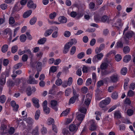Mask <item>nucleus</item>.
Listing matches in <instances>:
<instances>
[{"mask_svg":"<svg viewBox=\"0 0 135 135\" xmlns=\"http://www.w3.org/2000/svg\"><path fill=\"white\" fill-rule=\"evenodd\" d=\"M110 98H107L101 101L99 103V106L102 108H105L106 106L108 105L110 102Z\"/></svg>","mask_w":135,"mask_h":135,"instance_id":"obj_1","label":"nucleus"},{"mask_svg":"<svg viewBox=\"0 0 135 135\" xmlns=\"http://www.w3.org/2000/svg\"><path fill=\"white\" fill-rule=\"evenodd\" d=\"M89 129L91 131H95L97 127V124L95 121L93 120H91L88 122Z\"/></svg>","mask_w":135,"mask_h":135,"instance_id":"obj_2","label":"nucleus"},{"mask_svg":"<svg viewBox=\"0 0 135 135\" xmlns=\"http://www.w3.org/2000/svg\"><path fill=\"white\" fill-rule=\"evenodd\" d=\"M104 56L102 53H98L95 55L92 59V61L94 63L98 62L99 61L101 60Z\"/></svg>","mask_w":135,"mask_h":135,"instance_id":"obj_3","label":"nucleus"},{"mask_svg":"<svg viewBox=\"0 0 135 135\" xmlns=\"http://www.w3.org/2000/svg\"><path fill=\"white\" fill-rule=\"evenodd\" d=\"M109 78L110 82L115 83L118 80L119 76L117 73H115L110 76Z\"/></svg>","mask_w":135,"mask_h":135,"instance_id":"obj_4","label":"nucleus"},{"mask_svg":"<svg viewBox=\"0 0 135 135\" xmlns=\"http://www.w3.org/2000/svg\"><path fill=\"white\" fill-rule=\"evenodd\" d=\"M47 102L45 100L43 102L42 107L43 108L45 114H49L50 112V108L47 106Z\"/></svg>","mask_w":135,"mask_h":135,"instance_id":"obj_5","label":"nucleus"},{"mask_svg":"<svg viewBox=\"0 0 135 135\" xmlns=\"http://www.w3.org/2000/svg\"><path fill=\"white\" fill-rule=\"evenodd\" d=\"M85 117L84 114L81 113L77 114L76 119L79 121L78 123L77 124L78 126H79L82 122Z\"/></svg>","mask_w":135,"mask_h":135,"instance_id":"obj_6","label":"nucleus"},{"mask_svg":"<svg viewBox=\"0 0 135 135\" xmlns=\"http://www.w3.org/2000/svg\"><path fill=\"white\" fill-rule=\"evenodd\" d=\"M57 101L55 100H52L50 102L51 107L55 111H57L58 110L57 107Z\"/></svg>","mask_w":135,"mask_h":135,"instance_id":"obj_7","label":"nucleus"},{"mask_svg":"<svg viewBox=\"0 0 135 135\" xmlns=\"http://www.w3.org/2000/svg\"><path fill=\"white\" fill-rule=\"evenodd\" d=\"M91 97V95L88 93L86 95V99L84 102V104L86 106H88L90 103Z\"/></svg>","mask_w":135,"mask_h":135,"instance_id":"obj_8","label":"nucleus"},{"mask_svg":"<svg viewBox=\"0 0 135 135\" xmlns=\"http://www.w3.org/2000/svg\"><path fill=\"white\" fill-rule=\"evenodd\" d=\"M27 6L29 9H35L36 7V5L32 0H30L27 2Z\"/></svg>","mask_w":135,"mask_h":135,"instance_id":"obj_9","label":"nucleus"},{"mask_svg":"<svg viewBox=\"0 0 135 135\" xmlns=\"http://www.w3.org/2000/svg\"><path fill=\"white\" fill-rule=\"evenodd\" d=\"M73 93L74 95L73 97H71L69 100L68 103L69 105H70L71 104L74 103L76 99L78 98V96L77 94H76V93L73 92Z\"/></svg>","mask_w":135,"mask_h":135,"instance_id":"obj_10","label":"nucleus"},{"mask_svg":"<svg viewBox=\"0 0 135 135\" xmlns=\"http://www.w3.org/2000/svg\"><path fill=\"white\" fill-rule=\"evenodd\" d=\"M105 45L102 44L100 45L99 47H97L95 49V53L96 54H97L99 53L101 51L104 49L105 48Z\"/></svg>","mask_w":135,"mask_h":135,"instance_id":"obj_11","label":"nucleus"},{"mask_svg":"<svg viewBox=\"0 0 135 135\" xmlns=\"http://www.w3.org/2000/svg\"><path fill=\"white\" fill-rule=\"evenodd\" d=\"M6 75L2 73L0 78V84L3 85L6 83Z\"/></svg>","mask_w":135,"mask_h":135,"instance_id":"obj_12","label":"nucleus"},{"mask_svg":"<svg viewBox=\"0 0 135 135\" xmlns=\"http://www.w3.org/2000/svg\"><path fill=\"white\" fill-rule=\"evenodd\" d=\"M19 5L20 4L18 3H17L15 4L14 7L13 8V12L11 13V15L13 14V12L18 11L22 8L23 7H21L20 8L18 7L19 6Z\"/></svg>","mask_w":135,"mask_h":135,"instance_id":"obj_13","label":"nucleus"},{"mask_svg":"<svg viewBox=\"0 0 135 135\" xmlns=\"http://www.w3.org/2000/svg\"><path fill=\"white\" fill-rule=\"evenodd\" d=\"M32 101L34 104L35 107L37 108H38L40 105L39 104V100L36 98H33L32 99Z\"/></svg>","mask_w":135,"mask_h":135,"instance_id":"obj_14","label":"nucleus"},{"mask_svg":"<svg viewBox=\"0 0 135 135\" xmlns=\"http://www.w3.org/2000/svg\"><path fill=\"white\" fill-rule=\"evenodd\" d=\"M59 21L61 23H65L67 21V19L63 16H60L58 18Z\"/></svg>","mask_w":135,"mask_h":135,"instance_id":"obj_15","label":"nucleus"},{"mask_svg":"<svg viewBox=\"0 0 135 135\" xmlns=\"http://www.w3.org/2000/svg\"><path fill=\"white\" fill-rule=\"evenodd\" d=\"M34 74L30 75L29 76V80L28 81V83L30 84H36L35 80V78L33 77Z\"/></svg>","mask_w":135,"mask_h":135,"instance_id":"obj_16","label":"nucleus"},{"mask_svg":"<svg viewBox=\"0 0 135 135\" xmlns=\"http://www.w3.org/2000/svg\"><path fill=\"white\" fill-rule=\"evenodd\" d=\"M121 40H122L124 44H126V45H129V41L130 39L129 38L126 37L125 36H124L123 37L121 38Z\"/></svg>","mask_w":135,"mask_h":135,"instance_id":"obj_17","label":"nucleus"},{"mask_svg":"<svg viewBox=\"0 0 135 135\" xmlns=\"http://www.w3.org/2000/svg\"><path fill=\"white\" fill-rule=\"evenodd\" d=\"M69 129L71 131H76L78 129V127H76L75 124H72L69 126Z\"/></svg>","mask_w":135,"mask_h":135,"instance_id":"obj_18","label":"nucleus"},{"mask_svg":"<svg viewBox=\"0 0 135 135\" xmlns=\"http://www.w3.org/2000/svg\"><path fill=\"white\" fill-rule=\"evenodd\" d=\"M134 32L132 31H130L127 32L124 34V35L131 39L134 34Z\"/></svg>","mask_w":135,"mask_h":135,"instance_id":"obj_19","label":"nucleus"},{"mask_svg":"<svg viewBox=\"0 0 135 135\" xmlns=\"http://www.w3.org/2000/svg\"><path fill=\"white\" fill-rule=\"evenodd\" d=\"M42 64L41 62L38 61L36 65V68L37 71H41L42 69Z\"/></svg>","mask_w":135,"mask_h":135,"instance_id":"obj_20","label":"nucleus"},{"mask_svg":"<svg viewBox=\"0 0 135 135\" xmlns=\"http://www.w3.org/2000/svg\"><path fill=\"white\" fill-rule=\"evenodd\" d=\"M131 58V55H126L124 57L123 61L126 63H127L129 62Z\"/></svg>","mask_w":135,"mask_h":135,"instance_id":"obj_21","label":"nucleus"},{"mask_svg":"<svg viewBox=\"0 0 135 135\" xmlns=\"http://www.w3.org/2000/svg\"><path fill=\"white\" fill-rule=\"evenodd\" d=\"M32 12V11L31 10H29L25 12L23 15V17L25 18L28 17L31 15Z\"/></svg>","mask_w":135,"mask_h":135,"instance_id":"obj_22","label":"nucleus"},{"mask_svg":"<svg viewBox=\"0 0 135 135\" xmlns=\"http://www.w3.org/2000/svg\"><path fill=\"white\" fill-rule=\"evenodd\" d=\"M3 34L5 35H6L8 34L9 35H11L12 33V30L9 28H7L5 29L3 31Z\"/></svg>","mask_w":135,"mask_h":135,"instance_id":"obj_23","label":"nucleus"},{"mask_svg":"<svg viewBox=\"0 0 135 135\" xmlns=\"http://www.w3.org/2000/svg\"><path fill=\"white\" fill-rule=\"evenodd\" d=\"M110 21V20L108 18V17L106 16H104L101 18V21L103 22H105L107 21V23H109Z\"/></svg>","mask_w":135,"mask_h":135,"instance_id":"obj_24","label":"nucleus"},{"mask_svg":"<svg viewBox=\"0 0 135 135\" xmlns=\"http://www.w3.org/2000/svg\"><path fill=\"white\" fill-rule=\"evenodd\" d=\"M46 40L47 39L45 37H43L37 41V44H43L46 41Z\"/></svg>","mask_w":135,"mask_h":135,"instance_id":"obj_25","label":"nucleus"},{"mask_svg":"<svg viewBox=\"0 0 135 135\" xmlns=\"http://www.w3.org/2000/svg\"><path fill=\"white\" fill-rule=\"evenodd\" d=\"M123 44L124 43L120 39V40L118 41L117 43V47L119 48H122Z\"/></svg>","mask_w":135,"mask_h":135,"instance_id":"obj_26","label":"nucleus"},{"mask_svg":"<svg viewBox=\"0 0 135 135\" xmlns=\"http://www.w3.org/2000/svg\"><path fill=\"white\" fill-rule=\"evenodd\" d=\"M53 30L51 29H49L46 30L44 33L45 37H47L50 35L52 32Z\"/></svg>","mask_w":135,"mask_h":135,"instance_id":"obj_27","label":"nucleus"},{"mask_svg":"<svg viewBox=\"0 0 135 135\" xmlns=\"http://www.w3.org/2000/svg\"><path fill=\"white\" fill-rule=\"evenodd\" d=\"M15 83L11 79H9L7 82V84L8 86H12L15 85Z\"/></svg>","mask_w":135,"mask_h":135,"instance_id":"obj_28","label":"nucleus"},{"mask_svg":"<svg viewBox=\"0 0 135 135\" xmlns=\"http://www.w3.org/2000/svg\"><path fill=\"white\" fill-rule=\"evenodd\" d=\"M129 47L128 46H126L124 47L123 49V52L125 54L128 53L130 51Z\"/></svg>","mask_w":135,"mask_h":135,"instance_id":"obj_29","label":"nucleus"},{"mask_svg":"<svg viewBox=\"0 0 135 135\" xmlns=\"http://www.w3.org/2000/svg\"><path fill=\"white\" fill-rule=\"evenodd\" d=\"M111 97L113 99H116L118 98V93L115 91L112 94Z\"/></svg>","mask_w":135,"mask_h":135,"instance_id":"obj_30","label":"nucleus"},{"mask_svg":"<svg viewBox=\"0 0 135 135\" xmlns=\"http://www.w3.org/2000/svg\"><path fill=\"white\" fill-rule=\"evenodd\" d=\"M108 64L105 62L102 63L100 66V69L102 70L106 69L108 67Z\"/></svg>","mask_w":135,"mask_h":135,"instance_id":"obj_31","label":"nucleus"},{"mask_svg":"<svg viewBox=\"0 0 135 135\" xmlns=\"http://www.w3.org/2000/svg\"><path fill=\"white\" fill-rule=\"evenodd\" d=\"M70 109L68 108L66 109L65 110L63 111L60 114V116L62 117L63 116H65L67 115L70 112Z\"/></svg>","mask_w":135,"mask_h":135,"instance_id":"obj_32","label":"nucleus"},{"mask_svg":"<svg viewBox=\"0 0 135 135\" xmlns=\"http://www.w3.org/2000/svg\"><path fill=\"white\" fill-rule=\"evenodd\" d=\"M40 110H37L36 112L35 116V119L36 120H37L40 117Z\"/></svg>","mask_w":135,"mask_h":135,"instance_id":"obj_33","label":"nucleus"},{"mask_svg":"<svg viewBox=\"0 0 135 135\" xmlns=\"http://www.w3.org/2000/svg\"><path fill=\"white\" fill-rule=\"evenodd\" d=\"M65 92L66 96H69L71 92V89L70 88H67L65 90Z\"/></svg>","mask_w":135,"mask_h":135,"instance_id":"obj_34","label":"nucleus"},{"mask_svg":"<svg viewBox=\"0 0 135 135\" xmlns=\"http://www.w3.org/2000/svg\"><path fill=\"white\" fill-rule=\"evenodd\" d=\"M6 100V97L4 95H3L0 97V102L1 103H4Z\"/></svg>","mask_w":135,"mask_h":135,"instance_id":"obj_35","label":"nucleus"},{"mask_svg":"<svg viewBox=\"0 0 135 135\" xmlns=\"http://www.w3.org/2000/svg\"><path fill=\"white\" fill-rule=\"evenodd\" d=\"M127 69L126 68H123L121 70L120 73L121 74L123 75H125L127 74Z\"/></svg>","mask_w":135,"mask_h":135,"instance_id":"obj_36","label":"nucleus"},{"mask_svg":"<svg viewBox=\"0 0 135 135\" xmlns=\"http://www.w3.org/2000/svg\"><path fill=\"white\" fill-rule=\"evenodd\" d=\"M26 39V37L25 35L22 34L20 36V40L22 42H25Z\"/></svg>","mask_w":135,"mask_h":135,"instance_id":"obj_37","label":"nucleus"},{"mask_svg":"<svg viewBox=\"0 0 135 135\" xmlns=\"http://www.w3.org/2000/svg\"><path fill=\"white\" fill-rule=\"evenodd\" d=\"M24 120H26L27 123L30 125L32 124L33 123V119L30 118H28L27 119H24Z\"/></svg>","mask_w":135,"mask_h":135,"instance_id":"obj_38","label":"nucleus"},{"mask_svg":"<svg viewBox=\"0 0 135 135\" xmlns=\"http://www.w3.org/2000/svg\"><path fill=\"white\" fill-rule=\"evenodd\" d=\"M114 117L117 118H120L121 117V115L119 111H116L114 114Z\"/></svg>","mask_w":135,"mask_h":135,"instance_id":"obj_39","label":"nucleus"},{"mask_svg":"<svg viewBox=\"0 0 135 135\" xmlns=\"http://www.w3.org/2000/svg\"><path fill=\"white\" fill-rule=\"evenodd\" d=\"M122 20L120 19H118L117 20V22L115 23V25H116L118 27V26H119L120 27H122L123 25V23L122 22Z\"/></svg>","mask_w":135,"mask_h":135,"instance_id":"obj_40","label":"nucleus"},{"mask_svg":"<svg viewBox=\"0 0 135 135\" xmlns=\"http://www.w3.org/2000/svg\"><path fill=\"white\" fill-rule=\"evenodd\" d=\"M8 46L7 45H4L2 47L1 50L2 52L5 53L7 50Z\"/></svg>","mask_w":135,"mask_h":135,"instance_id":"obj_41","label":"nucleus"},{"mask_svg":"<svg viewBox=\"0 0 135 135\" xmlns=\"http://www.w3.org/2000/svg\"><path fill=\"white\" fill-rule=\"evenodd\" d=\"M109 74V70H104L102 71L101 72V74L102 76H106Z\"/></svg>","mask_w":135,"mask_h":135,"instance_id":"obj_42","label":"nucleus"},{"mask_svg":"<svg viewBox=\"0 0 135 135\" xmlns=\"http://www.w3.org/2000/svg\"><path fill=\"white\" fill-rule=\"evenodd\" d=\"M79 111L83 114H84L85 115L86 114L87 111L86 109L84 107H81L80 108Z\"/></svg>","mask_w":135,"mask_h":135,"instance_id":"obj_43","label":"nucleus"},{"mask_svg":"<svg viewBox=\"0 0 135 135\" xmlns=\"http://www.w3.org/2000/svg\"><path fill=\"white\" fill-rule=\"evenodd\" d=\"M31 88L30 86H28L27 89L26 93L28 96H30L32 94Z\"/></svg>","mask_w":135,"mask_h":135,"instance_id":"obj_44","label":"nucleus"},{"mask_svg":"<svg viewBox=\"0 0 135 135\" xmlns=\"http://www.w3.org/2000/svg\"><path fill=\"white\" fill-rule=\"evenodd\" d=\"M100 17L98 15H96L94 16V20L97 23H99L100 21Z\"/></svg>","mask_w":135,"mask_h":135,"instance_id":"obj_45","label":"nucleus"},{"mask_svg":"<svg viewBox=\"0 0 135 135\" xmlns=\"http://www.w3.org/2000/svg\"><path fill=\"white\" fill-rule=\"evenodd\" d=\"M57 15L56 13L55 12L50 13L49 15V17L50 19H53Z\"/></svg>","mask_w":135,"mask_h":135,"instance_id":"obj_46","label":"nucleus"},{"mask_svg":"<svg viewBox=\"0 0 135 135\" xmlns=\"http://www.w3.org/2000/svg\"><path fill=\"white\" fill-rule=\"evenodd\" d=\"M15 20L14 18L12 17H10L9 19V23L10 25H13L15 22Z\"/></svg>","mask_w":135,"mask_h":135,"instance_id":"obj_47","label":"nucleus"},{"mask_svg":"<svg viewBox=\"0 0 135 135\" xmlns=\"http://www.w3.org/2000/svg\"><path fill=\"white\" fill-rule=\"evenodd\" d=\"M15 132V129L13 127H11L8 131V133L10 134H12Z\"/></svg>","mask_w":135,"mask_h":135,"instance_id":"obj_48","label":"nucleus"},{"mask_svg":"<svg viewBox=\"0 0 135 135\" xmlns=\"http://www.w3.org/2000/svg\"><path fill=\"white\" fill-rule=\"evenodd\" d=\"M62 81L60 79H58L55 81V84L57 86H59L62 84Z\"/></svg>","mask_w":135,"mask_h":135,"instance_id":"obj_49","label":"nucleus"},{"mask_svg":"<svg viewBox=\"0 0 135 135\" xmlns=\"http://www.w3.org/2000/svg\"><path fill=\"white\" fill-rule=\"evenodd\" d=\"M37 18L36 17H34L30 20V22L31 25H33L36 22Z\"/></svg>","mask_w":135,"mask_h":135,"instance_id":"obj_50","label":"nucleus"},{"mask_svg":"<svg viewBox=\"0 0 135 135\" xmlns=\"http://www.w3.org/2000/svg\"><path fill=\"white\" fill-rule=\"evenodd\" d=\"M18 47L17 46H13L11 48V52L13 53H15L17 50Z\"/></svg>","mask_w":135,"mask_h":135,"instance_id":"obj_51","label":"nucleus"},{"mask_svg":"<svg viewBox=\"0 0 135 135\" xmlns=\"http://www.w3.org/2000/svg\"><path fill=\"white\" fill-rule=\"evenodd\" d=\"M127 114L129 116L132 115L133 113V111L131 109H128L127 112Z\"/></svg>","mask_w":135,"mask_h":135,"instance_id":"obj_52","label":"nucleus"},{"mask_svg":"<svg viewBox=\"0 0 135 135\" xmlns=\"http://www.w3.org/2000/svg\"><path fill=\"white\" fill-rule=\"evenodd\" d=\"M28 59V56L26 54H24L22 56V59L23 62L26 61Z\"/></svg>","mask_w":135,"mask_h":135,"instance_id":"obj_53","label":"nucleus"},{"mask_svg":"<svg viewBox=\"0 0 135 135\" xmlns=\"http://www.w3.org/2000/svg\"><path fill=\"white\" fill-rule=\"evenodd\" d=\"M22 63L21 62H19L16 65L14 66V68L16 69H18L20 68L22 65Z\"/></svg>","mask_w":135,"mask_h":135,"instance_id":"obj_54","label":"nucleus"},{"mask_svg":"<svg viewBox=\"0 0 135 135\" xmlns=\"http://www.w3.org/2000/svg\"><path fill=\"white\" fill-rule=\"evenodd\" d=\"M71 45L72 44L69 43V42H68L65 45L64 48H65V49H67L69 50L70 48L72 46Z\"/></svg>","mask_w":135,"mask_h":135,"instance_id":"obj_55","label":"nucleus"},{"mask_svg":"<svg viewBox=\"0 0 135 135\" xmlns=\"http://www.w3.org/2000/svg\"><path fill=\"white\" fill-rule=\"evenodd\" d=\"M85 56V53L83 52H81L77 55V57L79 59L82 58Z\"/></svg>","mask_w":135,"mask_h":135,"instance_id":"obj_56","label":"nucleus"},{"mask_svg":"<svg viewBox=\"0 0 135 135\" xmlns=\"http://www.w3.org/2000/svg\"><path fill=\"white\" fill-rule=\"evenodd\" d=\"M81 91L83 93L85 94L88 92V88L86 86L83 87L81 89Z\"/></svg>","mask_w":135,"mask_h":135,"instance_id":"obj_57","label":"nucleus"},{"mask_svg":"<svg viewBox=\"0 0 135 135\" xmlns=\"http://www.w3.org/2000/svg\"><path fill=\"white\" fill-rule=\"evenodd\" d=\"M76 50V47L75 46H73L70 51V54L73 55L75 53Z\"/></svg>","mask_w":135,"mask_h":135,"instance_id":"obj_58","label":"nucleus"},{"mask_svg":"<svg viewBox=\"0 0 135 135\" xmlns=\"http://www.w3.org/2000/svg\"><path fill=\"white\" fill-rule=\"evenodd\" d=\"M32 134L33 135H38V128L36 127L35 129L33 131Z\"/></svg>","mask_w":135,"mask_h":135,"instance_id":"obj_59","label":"nucleus"},{"mask_svg":"<svg viewBox=\"0 0 135 135\" xmlns=\"http://www.w3.org/2000/svg\"><path fill=\"white\" fill-rule=\"evenodd\" d=\"M92 82L91 79L90 78L88 79L86 83V85L87 86H89L90 85Z\"/></svg>","mask_w":135,"mask_h":135,"instance_id":"obj_60","label":"nucleus"},{"mask_svg":"<svg viewBox=\"0 0 135 135\" xmlns=\"http://www.w3.org/2000/svg\"><path fill=\"white\" fill-rule=\"evenodd\" d=\"M122 59V57L120 55L118 54L115 56V59L117 61H119Z\"/></svg>","mask_w":135,"mask_h":135,"instance_id":"obj_61","label":"nucleus"},{"mask_svg":"<svg viewBox=\"0 0 135 135\" xmlns=\"http://www.w3.org/2000/svg\"><path fill=\"white\" fill-rule=\"evenodd\" d=\"M0 7L2 9L5 10L7 8V5L6 4L3 3L1 5Z\"/></svg>","mask_w":135,"mask_h":135,"instance_id":"obj_62","label":"nucleus"},{"mask_svg":"<svg viewBox=\"0 0 135 135\" xmlns=\"http://www.w3.org/2000/svg\"><path fill=\"white\" fill-rule=\"evenodd\" d=\"M70 32L69 31H66L65 32L64 35L66 37H69L70 35Z\"/></svg>","mask_w":135,"mask_h":135,"instance_id":"obj_63","label":"nucleus"},{"mask_svg":"<svg viewBox=\"0 0 135 135\" xmlns=\"http://www.w3.org/2000/svg\"><path fill=\"white\" fill-rule=\"evenodd\" d=\"M129 88L134 90L135 89V83H131L129 85Z\"/></svg>","mask_w":135,"mask_h":135,"instance_id":"obj_64","label":"nucleus"}]
</instances>
